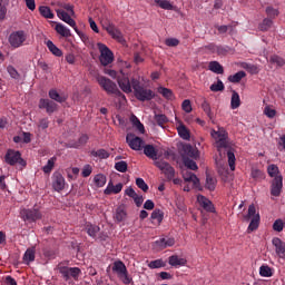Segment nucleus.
<instances>
[{"instance_id":"1","label":"nucleus","mask_w":285,"mask_h":285,"mask_svg":"<svg viewBox=\"0 0 285 285\" xmlns=\"http://www.w3.org/2000/svg\"><path fill=\"white\" fill-rule=\"evenodd\" d=\"M118 85L122 92L127 95L132 92L134 88L135 97L138 101H153V99H155V91L144 87L137 78L130 80L126 76H120L118 77Z\"/></svg>"},{"instance_id":"2","label":"nucleus","mask_w":285,"mask_h":285,"mask_svg":"<svg viewBox=\"0 0 285 285\" xmlns=\"http://www.w3.org/2000/svg\"><path fill=\"white\" fill-rule=\"evenodd\" d=\"M57 16L61 19V21H65V23H68L77 35H79V28H77V22L72 17H75V6L70 3H65L62 6V9L57 10Z\"/></svg>"},{"instance_id":"3","label":"nucleus","mask_w":285,"mask_h":285,"mask_svg":"<svg viewBox=\"0 0 285 285\" xmlns=\"http://www.w3.org/2000/svg\"><path fill=\"white\" fill-rule=\"evenodd\" d=\"M97 82L99 83L100 88L107 92V95H116L117 97H122V99H126V96L121 94L117 87V83H115V81L110 80L109 78H106L105 76H98Z\"/></svg>"},{"instance_id":"4","label":"nucleus","mask_w":285,"mask_h":285,"mask_svg":"<svg viewBox=\"0 0 285 285\" xmlns=\"http://www.w3.org/2000/svg\"><path fill=\"white\" fill-rule=\"evenodd\" d=\"M4 161L9 166H19L20 170H23L26 166H28V163L23 157H21V151L14 150V149H8L4 155Z\"/></svg>"},{"instance_id":"5","label":"nucleus","mask_w":285,"mask_h":285,"mask_svg":"<svg viewBox=\"0 0 285 285\" xmlns=\"http://www.w3.org/2000/svg\"><path fill=\"white\" fill-rule=\"evenodd\" d=\"M212 137L216 141V148L218 153L222 148H230V142L228 141V131L224 128H218V130H212Z\"/></svg>"},{"instance_id":"6","label":"nucleus","mask_w":285,"mask_h":285,"mask_svg":"<svg viewBox=\"0 0 285 285\" xmlns=\"http://www.w3.org/2000/svg\"><path fill=\"white\" fill-rule=\"evenodd\" d=\"M244 219L245 222L250 220L247 233H253L254 230H257V228H259V214H257V209L255 208L254 204L249 205L247 215L244 216Z\"/></svg>"},{"instance_id":"7","label":"nucleus","mask_w":285,"mask_h":285,"mask_svg":"<svg viewBox=\"0 0 285 285\" xmlns=\"http://www.w3.org/2000/svg\"><path fill=\"white\" fill-rule=\"evenodd\" d=\"M112 272L116 273L122 284L128 285L132 282V277L128 275V268L126 267V264H124V262L116 261L112 266Z\"/></svg>"},{"instance_id":"8","label":"nucleus","mask_w":285,"mask_h":285,"mask_svg":"<svg viewBox=\"0 0 285 285\" xmlns=\"http://www.w3.org/2000/svg\"><path fill=\"white\" fill-rule=\"evenodd\" d=\"M98 50L100 52L99 61L101 66H110L115 61V55L106 45L99 42Z\"/></svg>"},{"instance_id":"9","label":"nucleus","mask_w":285,"mask_h":285,"mask_svg":"<svg viewBox=\"0 0 285 285\" xmlns=\"http://www.w3.org/2000/svg\"><path fill=\"white\" fill-rule=\"evenodd\" d=\"M58 271L65 282H69V279H79L81 275V269L79 267H66V266H58Z\"/></svg>"},{"instance_id":"10","label":"nucleus","mask_w":285,"mask_h":285,"mask_svg":"<svg viewBox=\"0 0 285 285\" xmlns=\"http://www.w3.org/2000/svg\"><path fill=\"white\" fill-rule=\"evenodd\" d=\"M154 166L161 170L168 181L175 179V167H171L166 160H156Z\"/></svg>"},{"instance_id":"11","label":"nucleus","mask_w":285,"mask_h":285,"mask_svg":"<svg viewBox=\"0 0 285 285\" xmlns=\"http://www.w3.org/2000/svg\"><path fill=\"white\" fill-rule=\"evenodd\" d=\"M126 141L131 150H144V146H146L144 139L135 134H127Z\"/></svg>"},{"instance_id":"12","label":"nucleus","mask_w":285,"mask_h":285,"mask_svg":"<svg viewBox=\"0 0 285 285\" xmlns=\"http://www.w3.org/2000/svg\"><path fill=\"white\" fill-rule=\"evenodd\" d=\"M26 41V32L24 31H14L9 36V43L12 48H21L23 42Z\"/></svg>"},{"instance_id":"13","label":"nucleus","mask_w":285,"mask_h":285,"mask_svg":"<svg viewBox=\"0 0 285 285\" xmlns=\"http://www.w3.org/2000/svg\"><path fill=\"white\" fill-rule=\"evenodd\" d=\"M283 187L284 178L282 176H276L272 181L271 195H273V197H279Z\"/></svg>"},{"instance_id":"14","label":"nucleus","mask_w":285,"mask_h":285,"mask_svg":"<svg viewBox=\"0 0 285 285\" xmlns=\"http://www.w3.org/2000/svg\"><path fill=\"white\" fill-rule=\"evenodd\" d=\"M52 188L56 193H61L66 188V178L60 173H55L52 176Z\"/></svg>"},{"instance_id":"15","label":"nucleus","mask_w":285,"mask_h":285,"mask_svg":"<svg viewBox=\"0 0 285 285\" xmlns=\"http://www.w3.org/2000/svg\"><path fill=\"white\" fill-rule=\"evenodd\" d=\"M21 215L24 222H37L41 219V212L39 209H23Z\"/></svg>"},{"instance_id":"16","label":"nucleus","mask_w":285,"mask_h":285,"mask_svg":"<svg viewBox=\"0 0 285 285\" xmlns=\"http://www.w3.org/2000/svg\"><path fill=\"white\" fill-rule=\"evenodd\" d=\"M272 244L275 248L277 257H279L281 259H285V242L282 240L279 237H274L272 239Z\"/></svg>"},{"instance_id":"17","label":"nucleus","mask_w":285,"mask_h":285,"mask_svg":"<svg viewBox=\"0 0 285 285\" xmlns=\"http://www.w3.org/2000/svg\"><path fill=\"white\" fill-rule=\"evenodd\" d=\"M39 108L41 110H46L48 115H52L57 110V102L50 100V99H43L41 98L39 101Z\"/></svg>"},{"instance_id":"18","label":"nucleus","mask_w":285,"mask_h":285,"mask_svg":"<svg viewBox=\"0 0 285 285\" xmlns=\"http://www.w3.org/2000/svg\"><path fill=\"white\" fill-rule=\"evenodd\" d=\"M155 250H164L170 246H175V238H160L153 244Z\"/></svg>"},{"instance_id":"19","label":"nucleus","mask_w":285,"mask_h":285,"mask_svg":"<svg viewBox=\"0 0 285 285\" xmlns=\"http://www.w3.org/2000/svg\"><path fill=\"white\" fill-rule=\"evenodd\" d=\"M198 204L206 210V213H215V205L210 199L206 198L205 196L199 195L197 197Z\"/></svg>"},{"instance_id":"20","label":"nucleus","mask_w":285,"mask_h":285,"mask_svg":"<svg viewBox=\"0 0 285 285\" xmlns=\"http://www.w3.org/2000/svg\"><path fill=\"white\" fill-rule=\"evenodd\" d=\"M102 28L108 32V35H110V37H112L114 39H119V37H121V31H119V29H117V27L115 26V23L108 21L105 24H102Z\"/></svg>"},{"instance_id":"21","label":"nucleus","mask_w":285,"mask_h":285,"mask_svg":"<svg viewBox=\"0 0 285 285\" xmlns=\"http://www.w3.org/2000/svg\"><path fill=\"white\" fill-rule=\"evenodd\" d=\"M142 149H144V155H146V157H148V159H153L154 161H157V159H159V157H158L159 150H157V148H155V146L145 145L142 147Z\"/></svg>"},{"instance_id":"22","label":"nucleus","mask_w":285,"mask_h":285,"mask_svg":"<svg viewBox=\"0 0 285 285\" xmlns=\"http://www.w3.org/2000/svg\"><path fill=\"white\" fill-rule=\"evenodd\" d=\"M124 189V184L119 183L117 185L112 184V180H110L105 189V195H119L121 190Z\"/></svg>"},{"instance_id":"23","label":"nucleus","mask_w":285,"mask_h":285,"mask_svg":"<svg viewBox=\"0 0 285 285\" xmlns=\"http://www.w3.org/2000/svg\"><path fill=\"white\" fill-rule=\"evenodd\" d=\"M183 178L185 181H191L195 188H199V178L193 171L183 170Z\"/></svg>"},{"instance_id":"24","label":"nucleus","mask_w":285,"mask_h":285,"mask_svg":"<svg viewBox=\"0 0 285 285\" xmlns=\"http://www.w3.org/2000/svg\"><path fill=\"white\" fill-rule=\"evenodd\" d=\"M126 217H128V213L126 212V207L124 205H120L116 208V213L114 218L116 222L121 223L126 222Z\"/></svg>"},{"instance_id":"25","label":"nucleus","mask_w":285,"mask_h":285,"mask_svg":"<svg viewBox=\"0 0 285 285\" xmlns=\"http://www.w3.org/2000/svg\"><path fill=\"white\" fill-rule=\"evenodd\" d=\"M176 130L180 139H185V141H190V130L186 128V125L180 122Z\"/></svg>"},{"instance_id":"26","label":"nucleus","mask_w":285,"mask_h":285,"mask_svg":"<svg viewBox=\"0 0 285 285\" xmlns=\"http://www.w3.org/2000/svg\"><path fill=\"white\" fill-rule=\"evenodd\" d=\"M154 2L163 10H174V12H177V7L173 6L168 0H154Z\"/></svg>"},{"instance_id":"27","label":"nucleus","mask_w":285,"mask_h":285,"mask_svg":"<svg viewBox=\"0 0 285 285\" xmlns=\"http://www.w3.org/2000/svg\"><path fill=\"white\" fill-rule=\"evenodd\" d=\"M88 139H90L88 134H81L78 141L69 144V148H81V146H86L88 144Z\"/></svg>"},{"instance_id":"28","label":"nucleus","mask_w":285,"mask_h":285,"mask_svg":"<svg viewBox=\"0 0 285 285\" xmlns=\"http://www.w3.org/2000/svg\"><path fill=\"white\" fill-rule=\"evenodd\" d=\"M242 106V99L239 98V94L235 90L232 91V100H230V108L232 110H237Z\"/></svg>"},{"instance_id":"29","label":"nucleus","mask_w":285,"mask_h":285,"mask_svg":"<svg viewBox=\"0 0 285 285\" xmlns=\"http://www.w3.org/2000/svg\"><path fill=\"white\" fill-rule=\"evenodd\" d=\"M55 30L58 35H60V37H65V38L72 37V33L70 32L68 27H66L65 24H61V23L56 24Z\"/></svg>"},{"instance_id":"30","label":"nucleus","mask_w":285,"mask_h":285,"mask_svg":"<svg viewBox=\"0 0 285 285\" xmlns=\"http://www.w3.org/2000/svg\"><path fill=\"white\" fill-rule=\"evenodd\" d=\"M99 230H101V228L97 225H92L90 223L86 224V233L89 235V237H92L95 239V237H97V234L99 233Z\"/></svg>"},{"instance_id":"31","label":"nucleus","mask_w":285,"mask_h":285,"mask_svg":"<svg viewBox=\"0 0 285 285\" xmlns=\"http://www.w3.org/2000/svg\"><path fill=\"white\" fill-rule=\"evenodd\" d=\"M274 273H275V269H273V267L268 265H262L259 267L261 277H273Z\"/></svg>"},{"instance_id":"32","label":"nucleus","mask_w":285,"mask_h":285,"mask_svg":"<svg viewBox=\"0 0 285 285\" xmlns=\"http://www.w3.org/2000/svg\"><path fill=\"white\" fill-rule=\"evenodd\" d=\"M244 77H246V71L240 70L234 75L228 76V81H230V83H239Z\"/></svg>"},{"instance_id":"33","label":"nucleus","mask_w":285,"mask_h":285,"mask_svg":"<svg viewBox=\"0 0 285 285\" xmlns=\"http://www.w3.org/2000/svg\"><path fill=\"white\" fill-rule=\"evenodd\" d=\"M208 68L215 75H224V67L217 61H210Z\"/></svg>"},{"instance_id":"34","label":"nucleus","mask_w":285,"mask_h":285,"mask_svg":"<svg viewBox=\"0 0 285 285\" xmlns=\"http://www.w3.org/2000/svg\"><path fill=\"white\" fill-rule=\"evenodd\" d=\"M47 48H48V50H50L55 55V57H62L63 56V51H61V49L56 47V45H55V42H52V40L47 41Z\"/></svg>"},{"instance_id":"35","label":"nucleus","mask_w":285,"mask_h":285,"mask_svg":"<svg viewBox=\"0 0 285 285\" xmlns=\"http://www.w3.org/2000/svg\"><path fill=\"white\" fill-rule=\"evenodd\" d=\"M186 259L179 258L177 255H173L169 257V265L170 266H186Z\"/></svg>"},{"instance_id":"36","label":"nucleus","mask_w":285,"mask_h":285,"mask_svg":"<svg viewBox=\"0 0 285 285\" xmlns=\"http://www.w3.org/2000/svg\"><path fill=\"white\" fill-rule=\"evenodd\" d=\"M154 121H156L157 126L164 128L166 124H168V117L164 114H156L154 117Z\"/></svg>"},{"instance_id":"37","label":"nucleus","mask_w":285,"mask_h":285,"mask_svg":"<svg viewBox=\"0 0 285 285\" xmlns=\"http://www.w3.org/2000/svg\"><path fill=\"white\" fill-rule=\"evenodd\" d=\"M35 255H36V249H35V247L28 248V249L24 252L23 262H24L26 264H30V262H35Z\"/></svg>"},{"instance_id":"38","label":"nucleus","mask_w":285,"mask_h":285,"mask_svg":"<svg viewBox=\"0 0 285 285\" xmlns=\"http://www.w3.org/2000/svg\"><path fill=\"white\" fill-rule=\"evenodd\" d=\"M91 157H98V159H108L110 157V153L106 149L91 150Z\"/></svg>"},{"instance_id":"39","label":"nucleus","mask_w":285,"mask_h":285,"mask_svg":"<svg viewBox=\"0 0 285 285\" xmlns=\"http://www.w3.org/2000/svg\"><path fill=\"white\" fill-rule=\"evenodd\" d=\"M49 97L50 99H52L53 101H57L58 104H63V101H66V98L59 95L57 89L49 90Z\"/></svg>"},{"instance_id":"40","label":"nucleus","mask_w":285,"mask_h":285,"mask_svg":"<svg viewBox=\"0 0 285 285\" xmlns=\"http://www.w3.org/2000/svg\"><path fill=\"white\" fill-rule=\"evenodd\" d=\"M106 176L104 174H98L94 177V183L97 188H104L106 186Z\"/></svg>"},{"instance_id":"41","label":"nucleus","mask_w":285,"mask_h":285,"mask_svg":"<svg viewBox=\"0 0 285 285\" xmlns=\"http://www.w3.org/2000/svg\"><path fill=\"white\" fill-rule=\"evenodd\" d=\"M39 12L41 17H45V19H55V13H52V10H50L49 7H39Z\"/></svg>"},{"instance_id":"42","label":"nucleus","mask_w":285,"mask_h":285,"mask_svg":"<svg viewBox=\"0 0 285 285\" xmlns=\"http://www.w3.org/2000/svg\"><path fill=\"white\" fill-rule=\"evenodd\" d=\"M8 0H0V21H3L8 14Z\"/></svg>"},{"instance_id":"43","label":"nucleus","mask_w":285,"mask_h":285,"mask_svg":"<svg viewBox=\"0 0 285 285\" xmlns=\"http://www.w3.org/2000/svg\"><path fill=\"white\" fill-rule=\"evenodd\" d=\"M153 222H157V224H161L164 222V212L161 209H155L151 213Z\"/></svg>"},{"instance_id":"44","label":"nucleus","mask_w":285,"mask_h":285,"mask_svg":"<svg viewBox=\"0 0 285 285\" xmlns=\"http://www.w3.org/2000/svg\"><path fill=\"white\" fill-rule=\"evenodd\" d=\"M55 161H57V157H52L47 161V165L42 167V170L46 175H49V173H52V169L55 168Z\"/></svg>"},{"instance_id":"45","label":"nucleus","mask_w":285,"mask_h":285,"mask_svg":"<svg viewBox=\"0 0 285 285\" xmlns=\"http://www.w3.org/2000/svg\"><path fill=\"white\" fill-rule=\"evenodd\" d=\"M206 188L207 190H215V187L217 186V179H215L213 176L207 175L206 176Z\"/></svg>"},{"instance_id":"46","label":"nucleus","mask_w":285,"mask_h":285,"mask_svg":"<svg viewBox=\"0 0 285 285\" xmlns=\"http://www.w3.org/2000/svg\"><path fill=\"white\" fill-rule=\"evenodd\" d=\"M273 27V20L265 18L263 20V22L258 26L259 30L262 32H266L268 30H271V28Z\"/></svg>"},{"instance_id":"47","label":"nucleus","mask_w":285,"mask_h":285,"mask_svg":"<svg viewBox=\"0 0 285 285\" xmlns=\"http://www.w3.org/2000/svg\"><path fill=\"white\" fill-rule=\"evenodd\" d=\"M267 174L269 175V177H282V175H279V167H277V165H269L267 167Z\"/></svg>"},{"instance_id":"48","label":"nucleus","mask_w":285,"mask_h":285,"mask_svg":"<svg viewBox=\"0 0 285 285\" xmlns=\"http://www.w3.org/2000/svg\"><path fill=\"white\" fill-rule=\"evenodd\" d=\"M164 266H166V263H165L164 259H161V258L151 261V262L148 264V268H151V269H155V268H164Z\"/></svg>"},{"instance_id":"49","label":"nucleus","mask_w":285,"mask_h":285,"mask_svg":"<svg viewBox=\"0 0 285 285\" xmlns=\"http://www.w3.org/2000/svg\"><path fill=\"white\" fill-rule=\"evenodd\" d=\"M224 88H225L224 82L218 79L217 83L210 85L209 90L212 92H222V91H224Z\"/></svg>"},{"instance_id":"50","label":"nucleus","mask_w":285,"mask_h":285,"mask_svg":"<svg viewBox=\"0 0 285 285\" xmlns=\"http://www.w3.org/2000/svg\"><path fill=\"white\" fill-rule=\"evenodd\" d=\"M158 92L165 99H173V90L166 88V87H158Z\"/></svg>"},{"instance_id":"51","label":"nucleus","mask_w":285,"mask_h":285,"mask_svg":"<svg viewBox=\"0 0 285 285\" xmlns=\"http://www.w3.org/2000/svg\"><path fill=\"white\" fill-rule=\"evenodd\" d=\"M185 153H187V155L189 157H191L193 159H197V157H199V151L197 149L193 148V146H190V145H187L185 147Z\"/></svg>"},{"instance_id":"52","label":"nucleus","mask_w":285,"mask_h":285,"mask_svg":"<svg viewBox=\"0 0 285 285\" xmlns=\"http://www.w3.org/2000/svg\"><path fill=\"white\" fill-rule=\"evenodd\" d=\"M115 168L118 173H127L128 171V163L125 160H120L115 164Z\"/></svg>"},{"instance_id":"53","label":"nucleus","mask_w":285,"mask_h":285,"mask_svg":"<svg viewBox=\"0 0 285 285\" xmlns=\"http://www.w3.org/2000/svg\"><path fill=\"white\" fill-rule=\"evenodd\" d=\"M269 61H271L272 63H276V65L278 66V68H282L283 66H285V60H284V58H282V57H279V56H277V55L271 56Z\"/></svg>"},{"instance_id":"54","label":"nucleus","mask_w":285,"mask_h":285,"mask_svg":"<svg viewBox=\"0 0 285 285\" xmlns=\"http://www.w3.org/2000/svg\"><path fill=\"white\" fill-rule=\"evenodd\" d=\"M227 158L230 170H235V153H233V150H228Z\"/></svg>"},{"instance_id":"55","label":"nucleus","mask_w":285,"mask_h":285,"mask_svg":"<svg viewBox=\"0 0 285 285\" xmlns=\"http://www.w3.org/2000/svg\"><path fill=\"white\" fill-rule=\"evenodd\" d=\"M284 220L276 219L273 224V229L276 230V233H282V230H284Z\"/></svg>"},{"instance_id":"56","label":"nucleus","mask_w":285,"mask_h":285,"mask_svg":"<svg viewBox=\"0 0 285 285\" xmlns=\"http://www.w3.org/2000/svg\"><path fill=\"white\" fill-rule=\"evenodd\" d=\"M165 46H168V48H177V46H179V39H177V38H167L165 40Z\"/></svg>"},{"instance_id":"57","label":"nucleus","mask_w":285,"mask_h":285,"mask_svg":"<svg viewBox=\"0 0 285 285\" xmlns=\"http://www.w3.org/2000/svg\"><path fill=\"white\" fill-rule=\"evenodd\" d=\"M136 186H138L144 193H148V184H146L144 178H137Z\"/></svg>"},{"instance_id":"58","label":"nucleus","mask_w":285,"mask_h":285,"mask_svg":"<svg viewBox=\"0 0 285 285\" xmlns=\"http://www.w3.org/2000/svg\"><path fill=\"white\" fill-rule=\"evenodd\" d=\"M202 108H203L204 112H206L207 117H209V119H212L213 118V111L210 109V104H208V101L205 100L202 104Z\"/></svg>"},{"instance_id":"59","label":"nucleus","mask_w":285,"mask_h":285,"mask_svg":"<svg viewBox=\"0 0 285 285\" xmlns=\"http://www.w3.org/2000/svg\"><path fill=\"white\" fill-rule=\"evenodd\" d=\"M185 166L189 170H197L199 167L197 166V163L193 159H185Z\"/></svg>"},{"instance_id":"60","label":"nucleus","mask_w":285,"mask_h":285,"mask_svg":"<svg viewBox=\"0 0 285 285\" xmlns=\"http://www.w3.org/2000/svg\"><path fill=\"white\" fill-rule=\"evenodd\" d=\"M266 14L269 17V19H275L279 14V11L273 7H267L266 8Z\"/></svg>"},{"instance_id":"61","label":"nucleus","mask_w":285,"mask_h":285,"mask_svg":"<svg viewBox=\"0 0 285 285\" xmlns=\"http://www.w3.org/2000/svg\"><path fill=\"white\" fill-rule=\"evenodd\" d=\"M181 108L185 112H193V105L190 104V100H188V99L183 101Z\"/></svg>"},{"instance_id":"62","label":"nucleus","mask_w":285,"mask_h":285,"mask_svg":"<svg viewBox=\"0 0 285 285\" xmlns=\"http://www.w3.org/2000/svg\"><path fill=\"white\" fill-rule=\"evenodd\" d=\"M7 72L10 75V77H12V79H19V71H17V69H14V67L9 66L7 68Z\"/></svg>"},{"instance_id":"63","label":"nucleus","mask_w":285,"mask_h":285,"mask_svg":"<svg viewBox=\"0 0 285 285\" xmlns=\"http://www.w3.org/2000/svg\"><path fill=\"white\" fill-rule=\"evenodd\" d=\"M253 179H264V171L259 169H252Z\"/></svg>"},{"instance_id":"64","label":"nucleus","mask_w":285,"mask_h":285,"mask_svg":"<svg viewBox=\"0 0 285 285\" xmlns=\"http://www.w3.org/2000/svg\"><path fill=\"white\" fill-rule=\"evenodd\" d=\"M81 175L82 177H90V175H92V166L85 165Z\"/></svg>"}]
</instances>
